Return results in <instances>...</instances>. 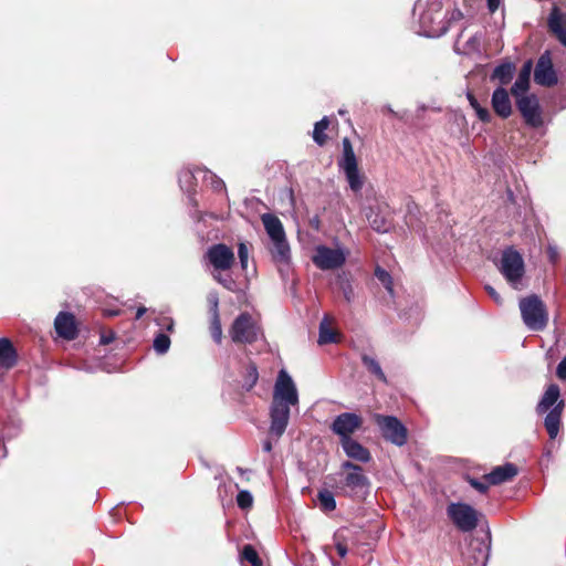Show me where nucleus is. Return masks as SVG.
I'll return each mask as SVG.
<instances>
[{
    "label": "nucleus",
    "mask_w": 566,
    "mask_h": 566,
    "mask_svg": "<svg viewBox=\"0 0 566 566\" xmlns=\"http://www.w3.org/2000/svg\"><path fill=\"white\" fill-rule=\"evenodd\" d=\"M263 227L270 239L269 251L272 260L280 265H289L291 248L282 221L272 213L261 216Z\"/></svg>",
    "instance_id": "obj_2"
},
{
    "label": "nucleus",
    "mask_w": 566,
    "mask_h": 566,
    "mask_svg": "<svg viewBox=\"0 0 566 566\" xmlns=\"http://www.w3.org/2000/svg\"><path fill=\"white\" fill-rule=\"evenodd\" d=\"M448 515L462 532H471L478 526L479 514L469 504L452 503L448 506Z\"/></svg>",
    "instance_id": "obj_9"
},
{
    "label": "nucleus",
    "mask_w": 566,
    "mask_h": 566,
    "mask_svg": "<svg viewBox=\"0 0 566 566\" xmlns=\"http://www.w3.org/2000/svg\"><path fill=\"white\" fill-rule=\"evenodd\" d=\"M492 107L494 112L503 117L507 118L512 113V105L509 94L505 88L499 87L492 94Z\"/></svg>",
    "instance_id": "obj_19"
},
{
    "label": "nucleus",
    "mask_w": 566,
    "mask_h": 566,
    "mask_svg": "<svg viewBox=\"0 0 566 566\" xmlns=\"http://www.w3.org/2000/svg\"><path fill=\"white\" fill-rule=\"evenodd\" d=\"M338 335L331 327L329 317L325 316L319 324L318 344L325 345L331 343H337Z\"/></svg>",
    "instance_id": "obj_22"
},
{
    "label": "nucleus",
    "mask_w": 566,
    "mask_h": 566,
    "mask_svg": "<svg viewBox=\"0 0 566 566\" xmlns=\"http://www.w3.org/2000/svg\"><path fill=\"white\" fill-rule=\"evenodd\" d=\"M115 336L113 333H111L109 335H102L101 336V344H109L114 340Z\"/></svg>",
    "instance_id": "obj_51"
},
{
    "label": "nucleus",
    "mask_w": 566,
    "mask_h": 566,
    "mask_svg": "<svg viewBox=\"0 0 566 566\" xmlns=\"http://www.w3.org/2000/svg\"><path fill=\"white\" fill-rule=\"evenodd\" d=\"M470 484L475 489L478 490L480 493H485L489 489V483H484V482H481L479 480H475V479H471L470 480Z\"/></svg>",
    "instance_id": "obj_43"
},
{
    "label": "nucleus",
    "mask_w": 566,
    "mask_h": 566,
    "mask_svg": "<svg viewBox=\"0 0 566 566\" xmlns=\"http://www.w3.org/2000/svg\"><path fill=\"white\" fill-rule=\"evenodd\" d=\"M211 336L214 339V342L220 343L222 338V327L219 316V310H218V298L216 297L212 301L211 305Z\"/></svg>",
    "instance_id": "obj_25"
},
{
    "label": "nucleus",
    "mask_w": 566,
    "mask_h": 566,
    "mask_svg": "<svg viewBox=\"0 0 566 566\" xmlns=\"http://www.w3.org/2000/svg\"><path fill=\"white\" fill-rule=\"evenodd\" d=\"M468 52L478 51L480 48V39L478 36H472L468 42Z\"/></svg>",
    "instance_id": "obj_44"
},
{
    "label": "nucleus",
    "mask_w": 566,
    "mask_h": 566,
    "mask_svg": "<svg viewBox=\"0 0 566 566\" xmlns=\"http://www.w3.org/2000/svg\"><path fill=\"white\" fill-rule=\"evenodd\" d=\"M363 424V418L354 412H343L338 415L331 426L332 431L342 439L352 438Z\"/></svg>",
    "instance_id": "obj_13"
},
{
    "label": "nucleus",
    "mask_w": 566,
    "mask_h": 566,
    "mask_svg": "<svg viewBox=\"0 0 566 566\" xmlns=\"http://www.w3.org/2000/svg\"><path fill=\"white\" fill-rule=\"evenodd\" d=\"M250 375L253 377V384H255V381L258 379V370H256L255 366L251 367V374Z\"/></svg>",
    "instance_id": "obj_53"
},
{
    "label": "nucleus",
    "mask_w": 566,
    "mask_h": 566,
    "mask_svg": "<svg viewBox=\"0 0 566 566\" xmlns=\"http://www.w3.org/2000/svg\"><path fill=\"white\" fill-rule=\"evenodd\" d=\"M241 557L243 560L250 563L251 566H262L256 551L251 545H245L243 547Z\"/></svg>",
    "instance_id": "obj_34"
},
{
    "label": "nucleus",
    "mask_w": 566,
    "mask_h": 566,
    "mask_svg": "<svg viewBox=\"0 0 566 566\" xmlns=\"http://www.w3.org/2000/svg\"><path fill=\"white\" fill-rule=\"evenodd\" d=\"M118 312H108V315H117Z\"/></svg>",
    "instance_id": "obj_55"
},
{
    "label": "nucleus",
    "mask_w": 566,
    "mask_h": 566,
    "mask_svg": "<svg viewBox=\"0 0 566 566\" xmlns=\"http://www.w3.org/2000/svg\"><path fill=\"white\" fill-rule=\"evenodd\" d=\"M467 97H468V101H469L471 107L474 111L481 106L480 103L478 102V99L474 97V95L471 92L467 93Z\"/></svg>",
    "instance_id": "obj_47"
},
{
    "label": "nucleus",
    "mask_w": 566,
    "mask_h": 566,
    "mask_svg": "<svg viewBox=\"0 0 566 566\" xmlns=\"http://www.w3.org/2000/svg\"><path fill=\"white\" fill-rule=\"evenodd\" d=\"M238 256L240 260L241 268L243 270L248 266V260H249V249L244 242H240L238 244Z\"/></svg>",
    "instance_id": "obj_38"
},
{
    "label": "nucleus",
    "mask_w": 566,
    "mask_h": 566,
    "mask_svg": "<svg viewBox=\"0 0 566 566\" xmlns=\"http://www.w3.org/2000/svg\"><path fill=\"white\" fill-rule=\"evenodd\" d=\"M345 454L357 462L367 463L371 460L370 451L353 438L339 441Z\"/></svg>",
    "instance_id": "obj_16"
},
{
    "label": "nucleus",
    "mask_w": 566,
    "mask_h": 566,
    "mask_svg": "<svg viewBox=\"0 0 566 566\" xmlns=\"http://www.w3.org/2000/svg\"><path fill=\"white\" fill-rule=\"evenodd\" d=\"M361 361L370 374L375 375L380 381L387 382L386 375L384 374L379 363L374 357L363 355Z\"/></svg>",
    "instance_id": "obj_28"
},
{
    "label": "nucleus",
    "mask_w": 566,
    "mask_h": 566,
    "mask_svg": "<svg viewBox=\"0 0 566 566\" xmlns=\"http://www.w3.org/2000/svg\"><path fill=\"white\" fill-rule=\"evenodd\" d=\"M213 279L229 291H234L235 282L230 275H222L221 272H212Z\"/></svg>",
    "instance_id": "obj_37"
},
{
    "label": "nucleus",
    "mask_w": 566,
    "mask_h": 566,
    "mask_svg": "<svg viewBox=\"0 0 566 566\" xmlns=\"http://www.w3.org/2000/svg\"><path fill=\"white\" fill-rule=\"evenodd\" d=\"M157 324L163 328V329H166L168 332H172L174 329V321L171 317H168V316H161L159 318H157Z\"/></svg>",
    "instance_id": "obj_39"
},
{
    "label": "nucleus",
    "mask_w": 566,
    "mask_h": 566,
    "mask_svg": "<svg viewBox=\"0 0 566 566\" xmlns=\"http://www.w3.org/2000/svg\"><path fill=\"white\" fill-rule=\"evenodd\" d=\"M321 507L326 512H332L336 509V501L333 493L328 490L318 492L317 495Z\"/></svg>",
    "instance_id": "obj_31"
},
{
    "label": "nucleus",
    "mask_w": 566,
    "mask_h": 566,
    "mask_svg": "<svg viewBox=\"0 0 566 566\" xmlns=\"http://www.w3.org/2000/svg\"><path fill=\"white\" fill-rule=\"evenodd\" d=\"M340 489L350 497H364L368 494L370 482L363 468L352 461H344Z\"/></svg>",
    "instance_id": "obj_4"
},
{
    "label": "nucleus",
    "mask_w": 566,
    "mask_h": 566,
    "mask_svg": "<svg viewBox=\"0 0 566 566\" xmlns=\"http://www.w3.org/2000/svg\"><path fill=\"white\" fill-rule=\"evenodd\" d=\"M198 172H202L203 180L209 181L213 190L219 191L224 188V182L222 179H220L213 172L202 168H198Z\"/></svg>",
    "instance_id": "obj_33"
},
{
    "label": "nucleus",
    "mask_w": 566,
    "mask_h": 566,
    "mask_svg": "<svg viewBox=\"0 0 566 566\" xmlns=\"http://www.w3.org/2000/svg\"><path fill=\"white\" fill-rule=\"evenodd\" d=\"M547 255L552 263H557L559 259V252L556 245H548L547 248Z\"/></svg>",
    "instance_id": "obj_41"
},
{
    "label": "nucleus",
    "mask_w": 566,
    "mask_h": 566,
    "mask_svg": "<svg viewBox=\"0 0 566 566\" xmlns=\"http://www.w3.org/2000/svg\"><path fill=\"white\" fill-rule=\"evenodd\" d=\"M520 310L524 324L533 331L543 329L548 321L546 307L537 295H531L520 301Z\"/></svg>",
    "instance_id": "obj_7"
},
{
    "label": "nucleus",
    "mask_w": 566,
    "mask_h": 566,
    "mask_svg": "<svg viewBox=\"0 0 566 566\" xmlns=\"http://www.w3.org/2000/svg\"><path fill=\"white\" fill-rule=\"evenodd\" d=\"M556 374L558 378L566 379V357H564L557 366Z\"/></svg>",
    "instance_id": "obj_45"
},
{
    "label": "nucleus",
    "mask_w": 566,
    "mask_h": 566,
    "mask_svg": "<svg viewBox=\"0 0 566 566\" xmlns=\"http://www.w3.org/2000/svg\"><path fill=\"white\" fill-rule=\"evenodd\" d=\"M343 154L338 159L337 165L346 177L350 190L355 193L361 191L365 182V177L360 174L358 168V161L354 153L350 140L345 137L342 142Z\"/></svg>",
    "instance_id": "obj_5"
},
{
    "label": "nucleus",
    "mask_w": 566,
    "mask_h": 566,
    "mask_svg": "<svg viewBox=\"0 0 566 566\" xmlns=\"http://www.w3.org/2000/svg\"><path fill=\"white\" fill-rule=\"evenodd\" d=\"M547 25L549 31L553 34H557L559 31L565 29L564 27V18L558 8L554 7L552 11L549 12L548 19H547Z\"/></svg>",
    "instance_id": "obj_27"
},
{
    "label": "nucleus",
    "mask_w": 566,
    "mask_h": 566,
    "mask_svg": "<svg viewBox=\"0 0 566 566\" xmlns=\"http://www.w3.org/2000/svg\"><path fill=\"white\" fill-rule=\"evenodd\" d=\"M375 421L386 440L399 447L407 442V429L396 417L375 415Z\"/></svg>",
    "instance_id": "obj_10"
},
{
    "label": "nucleus",
    "mask_w": 566,
    "mask_h": 566,
    "mask_svg": "<svg viewBox=\"0 0 566 566\" xmlns=\"http://www.w3.org/2000/svg\"><path fill=\"white\" fill-rule=\"evenodd\" d=\"M336 284L339 291L343 293L345 301L347 303L353 302L355 294L350 281L344 275H338Z\"/></svg>",
    "instance_id": "obj_30"
},
{
    "label": "nucleus",
    "mask_w": 566,
    "mask_h": 566,
    "mask_svg": "<svg viewBox=\"0 0 566 566\" xmlns=\"http://www.w3.org/2000/svg\"><path fill=\"white\" fill-rule=\"evenodd\" d=\"M517 474V468L513 463H505L503 465L495 467L484 478L489 484L497 485L507 481H511Z\"/></svg>",
    "instance_id": "obj_18"
},
{
    "label": "nucleus",
    "mask_w": 566,
    "mask_h": 566,
    "mask_svg": "<svg viewBox=\"0 0 566 566\" xmlns=\"http://www.w3.org/2000/svg\"><path fill=\"white\" fill-rule=\"evenodd\" d=\"M514 72V64L502 63L494 69L492 78L497 80L501 84H507L512 80Z\"/></svg>",
    "instance_id": "obj_26"
},
{
    "label": "nucleus",
    "mask_w": 566,
    "mask_h": 566,
    "mask_svg": "<svg viewBox=\"0 0 566 566\" xmlns=\"http://www.w3.org/2000/svg\"><path fill=\"white\" fill-rule=\"evenodd\" d=\"M558 41L566 48V28L556 34Z\"/></svg>",
    "instance_id": "obj_50"
},
{
    "label": "nucleus",
    "mask_w": 566,
    "mask_h": 566,
    "mask_svg": "<svg viewBox=\"0 0 566 566\" xmlns=\"http://www.w3.org/2000/svg\"><path fill=\"white\" fill-rule=\"evenodd\" d=\"M297 388L285 369H281L273 388L272 402L270 406L269 436L263 444L264 452H271L273 444L271 439L277 441L286 430L292 408L298 407Z\"/></svg>",
    "instance_id": "obj_1"
},
{
    "label": "nucleus",
    "mask_w": 566,
    "mask_h": 566,
    "mask_svg": "<svg viewBox=\"0 0 566 566\" xmlns=\"http://www.w3.org/2000/svg\"><path fill=\"white\" fill-rule=\"evenodd\" d=\"M532 62L527 61L522 67L517 78L515 80L511 92L512 94L518 98L522 97L524 93L530 87V76H531Z\"/></svg>",
    "instance_id": "obj_20"
},
{
    "label": "nucleus",
    "mask_w": 566,
    "mask_h": 566,
    "mask_svg": "<svg viewBox=\"0 0 566 566\" xmlns=\"http://www.w3.org/2000/svg\"><path fill=\"white\" fill-rule=\"evenodd\" d=\"M17 352L8 338H0V366L11 368L17 364Z\"/></svg>",
    "instance_id": "obj_21"
},
{
    "label": "nucleus",
    "mask_w": 566,
    "mask_h": 566,
    "mask_svg": "<svg viewBox=\"0 0 566 566\" xmlns=\"http://www.w3.org/2000/svg\"><path fill=\"white\" fill-rule=\"evenodd\" d=\"M486 4H488V9L491 13L495 12L500 4H501V0H486Z\"/></svg>",
    "instance_id": "obj_46"
},
{
    "label": "nucleus",
    "mask_w": 566,
    "mask_h": 566,
    "mask_svg": "<svg viewBox=\"0 0 566 566\" xmlns=\"http://www.w3.org/2000/svg\"><path fill=\"white\" fill-rule=\"evenodd\" d=\"M475 114L478 118L483 123H489L491 120V114L486 107L480 106L475 109Z\"/></svg>",
    "instance_id": "obj_40"
},
{
    "label": "nucleus",
    "mask_w": 566,
    "mask_h": 566,
    "mask_svg": "<svg viewBox=\"0 0 566 566\" xmlns=\"http://www.w3.org/2000/svg\"><path fill=\"white\" fill-rule=\"evenodd\" d=\"M54 327L59 336L72 340L77 335L74 316L71 313L61 312L54 321Z\"/></svg>",
    "instance_id": "obj_17"
},
{
    "label": "nucleus",
    "mask_w": 566,
    "mask_h": 566,
    "mask_svg": "<svg viewBox=\"0 0 566 566\" xmlns=\"http://www.w3.org/2000/svg\"><path fill=\"white\" fill-rule=\"evenodd\" d=\"M237 504L242 510L250 509L253 504L252 494L247 490L240 491L237 495Z\"/></svg>",
    "instance_id": "obj_35"
},
{
    "label": "nucleus",
    "mask_w": 566,
    "mask_h": 566,
    "mask_svg": "<svg viewBox=\"0 0 566 566\" xmlns=\"http://www.w3.org/2000/svg\"><path fill=\"white\" fill-rule=\"evenodd\" d=\"M375 275L382 283V285L386 287V290L390 294H392V280H391L390 274L386 270H384L381 268H377L375 271Z\"/></svg>",
    "instance_id": "obj_36"
},
{
    "label": "nucleus",
    "mask_w": 566,
    "mask_h": 566,
    "mask_svg": "<svg viewBox=\"0 0 566 566\" xmlns=\"http://www.w3.org/2000/svg\"><path fill=\"white\" fill-rule=\"evenodd\" d=\"M499 270L513 289L521 290L523 287L525 265L522 255L516 250L507 248L503 251Z\"/></svg>",
    "instance_id": "obj_6"
},
{
    "label": "nucleus",
    "mask_w": 566,
    "mask_h": 566,
    "mask_svg": "<svg viewBox=\"0 0 566 566\" xmlns=\"http://www.w3.org/2000/svg\"><path fill=\"white\" fill-rule=\"evenodd\" d=\"M202 175V172H198V168L196 170L191 169H182L179 174V185L180 188L185 191L190 193L195 190L197 176Z\"/></svg>",
    "instance_id": "obj_24"
},
{
    "label": "nucleus",
    "mask_w": 566,
    "mask_h": 566,
    "mask_svg": "<svg viewBox=\"0 0 566 566\" xmlns=\"http://www.w3.org/2000/svg\"><path fill=\"white\" fill-rule=\"evenodd\" d=\"M336 551H337V554L343 558L347 555V546L343 543H337L336 544Z\"/></svg>",
    "instance_id": "obj_48"
},
{
    "label": "nucleus",
    "mask_w": 566,
    "mask_h": 566,
    "mask_svg": "<svg viewBox=\"0 0 566 566\" xmlns=\"http://www.w3.org/2000/svg\"><path fill=\"white\" fill-rule=\"evenodd\" d=\"M205 259L213 268V272L230 270L235 261L233 250L223 243L211 245L207 250Z\"/></svg>",
    "instance_id": "obj_12"
},
{
    "label": "nucleus",
    "mask_w": 566,
    "mask_h": 566,
    "mask_svg": "<svg viewBox=\"0 0 566 566\" xmlns=\"http://www.w3.org/2000/svg\"><path fill=\"white\" fill-rule=\"evenodd\" d=\"M534 81L543 86H552L557 83V76L548 52L539 56L534 72Z\"/></svg>",
    "instance_id": "obj_15"
},
{
    "label": "nucleus",
    "mask_w": 566,
    "mask_h": 566,
    "mask_svg": "<svg viewBox=\"0 0 566 566\" xmlns=\"http://www.w3.org/2000/svg\"><path fill=\"white\" fill-rule=\"evenodd\" d=\"M329 120L324 116L314 125L313 139L318 146H323L326 143L327 136L325 130L328 128Z\"/></svg>",
    "instance_id": "obj_29"
},
{
    "label": "nucleus",
    "mask_w": 566,
    "mask_h": 566,
    "mask_svg": "<svg viewBox=\"0 0 566 566\" xmlns=\"http://www.w3.org/2000/svg\"><path fill=\"white\" fill-rule=\"evenodd\" d=\"M558 41L566 48V28L556 34Z\"/></svg>",
    "instance_id": "obj_49"
},
{
    "label": "nucleus",
    "mask_w": 566,
    "mask_h": 566,
    "mask_svg": "<svg viewBox=\"0 0 566 566\" xmlns=\"http://www.w3.org/2000/svg\"><path fill=\"white\" fill-rule=\"evenodd\" d=\"M485 291L488 292V294L490 295V297L493 298V301L501 305L503 303L502 301V297L500 296V294L495 291V289L491 285H486L485 286Z\"/></svg>",
    "instance_id": "obj_42"
},
{
    "label": "nucleus",
    "mask_w": 566,
    "mask_h": 566,
    "mask_svg": "<svg viewBox=\"0 0 566 566\" xmlns=\"http://www.w3.org/2000/svg\"><path fill=\"white\" fill-rule=\"evenodd\" d=\"M516 105L527 125L532 127H538L542 125L541 107L536 96L530 95L518 97Z\"/></svg>",
    "instance_id": "obj_14"
},
{
    "label": "nucleus",
    "mask_w": 566,
    "mask_h": 566,
    "mask_svg": "<svg viewBox=\"0 0 566 566\" xmlns=\"http://www.w3.org/2000/svg\"><path fill=\"white\" fill-rule=\"evenodd\" d=\"M229 335L234 343L252 344L262 335V332L258 322L249 313H241L232 323Z\"/></svg>",
    "instance_id": "obj_8"
},
{
    "label": "nucleus",
    "mask_w": 566,
    "mask_h": 566,
    "mask_svg": "<svg viewBox=\"0 0 566 566\" xmlns=\"http://www.w3.org/2000/svg\"><path fill=\"white\" fill-rule=\"evenodd\" d=\"M146 313V307L142 306L137 310L136 319H139Z\"/></svg>",
    "instance_id": "obj_52"
},
{
    "label": "nucleus",
    "mask_w": 566,
    "mask_h": 566,
    "mask_svg": "<svg viewBox=\"0 0 566 566\" xmlns=\"http://www.w3.org/2000/svg\"><path fill=\"white\" fill-rule=\"evenodd\" d=\"M153 346L157 354H159V355L166 354L170 347L169 336L165 333L157 334L155 336Z\"/></svg>",
    "instance_id": "obj_32"
},
{
    "label": "nucleus",
    "mask_w": 566,
    "mask_h": 566,
    "mask_svg": "<svg viewBox=\"0 0 566 566\" xmlns=\"http://www.w3.org/2000/svg\"><path fill=\"white\" fill-rule=\"evenodd\" d=\"M419 109H420V111H424V109H426L424 105H421V106L419 107Z\"/></svg>",
    "instance_id": "obj_56"
},
{
    "label": "nucleus",
    "mask_w": 566,
    "mask_h": 566,
    "mask_svg": "<svg viewBox=\"0 0 566 566\" xmlns=\"http://www.w3.org/2000/svg\"><path fill=\"white\" fill-rule=\"evenodd\" d=\"M312 260L323 271L335 270L346 262V252L340 248L332 249L326 245H318Z\"/></svg>",
    "instance_id": "obj_11"
},
{
    "label": "nucleus",
    "mask_w": 566,
    "mask_h": 566,
    "mask_svg": "<svg viewBox=\"0 0 566 566\" xmlns=\"http://www.w3.org/2000/svg\"><path fill=\"white\" fill-rule=\"evenodd\" d=\"M370 227L377 232H388L391 228V222L379 212L370 209V212L366 214Z\"/></svg>",
    "instance_id": "obj_23"
},
{
    "label": "nucleus",
    "mask_w": 566,
    "mask_h": 566,
    "mask_svg": "<svg viewBox=\"0 0 566 566\" xmlns=\"http://www.w3.org/2000/svg\"><path fill=\"white\" fill-rule=\"evenodd\" d=\"M564 401L560 399V390L556 384L549 385L536 406L538 415L546 413L544 419L545 429L552 440H554L560 428Z\"/></svg>",
    "instance_id": "obj_3"
},
{
    "label": "nucleus",
    "mask_w": 566,
    "mask_h": 566,
    "mask_svg": "<svg viewBox=\"0 0 566 566\" xmlns=\"http://www.w3.org/2000/svg\"><path fill=\"white\" fill-rule=\"evenodd\" d=\"M462 17L461 11L457 10L452 13V19H460Z\"/></svg>",
    "instance_id": "obj_54"
}]
</instances>
